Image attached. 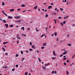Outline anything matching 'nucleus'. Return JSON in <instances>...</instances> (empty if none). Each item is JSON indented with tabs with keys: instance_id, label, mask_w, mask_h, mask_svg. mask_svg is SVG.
<instances>
[{
	"instance_id": "3c124183",
	"label": "nucleus",
	"mask_w": 75,
	"mask_h": 75,
	"mask_svg": "<svg viewBox=\"0 0 75 75\" xmlns=\"http://www.w3.org/2000/svg\"><path fill=\"white\" fill-rule=\"evenodd\" d=\"M62 56H63V55L62 54H61L60 55V57H62Z\"/></svg>"
},
{
	"instance_id": "393cba45",
	"label": "nucleus",
	"mask_w": 75,
	"mask_h": 75,
	"mask_svg": "<svg viewBox=\"0 0 75 75\" xmlns=\"http://www.w3.org/2000/svg\"><path fill=\"white\" fill-rule=\"evenodd\" d=\"M37 29H38V28H36V31H37V32H38V31H39V30H37Z\"/></svg>"
},
{
	"instance_id": "79ce46f5",
	"label": "nucleus",
	"mask_w": 75,
	"mask_h": 75,
	"mask_svg": "<svg viewBox=\"0 0 75 75\" xmlns=\"http://www.w3.org/2000/svg\"><path fill=\"white\" fill-rule=\"evenodd\" d=\"M16 67H17V68H18V64L16 65Z\"/></svg>"
},
{
	"instance_id": "f257e3e1",
	"label": "nucleus",
	"mask_w": 75,
	"mask_h": 75,
	"mask_svg": "<svg viewBox=\"0 0 75 75\" xmlns=\"http://www.w3.org/2000/svg\"><path fill=\"white\" fill-rule=\"evenodd\" d=\"M14 17L15 18H16V19H18V18H21V17L19 16H17L16 17L14 16Z\"/></svg>"
},
{
	"instance_id": "b1692460",
	"label": "nucleus",
	"mask_w": 75,
	"mask_h": 75,
	"mask_svg": "<svg viewBox=\"0 0 75 75\" xmlns=\"http://www.w3.org/2000/svg\"><path fill=\"white\" fill-rule=\"evenodd\" d=\"M66 72H67V75H69V73L68 72V71H66Z\"/></svg>"
},
{
	"instance_id": "0eeeda50",
	"label": "nucleus",
	"mask_w": 75,
	"mask_h": 75,
	"mask_svg": "<svg viewBox=\"0 0 75 75\" xmlns=\"http://www.w3.org/2000/svg\"><path fill=\"white\" fill-rule=\"evenodd\" d=\"M42 68L43 69H44V70H45L46 69V68L45 67H42Z\"/></svg>"
},
{
	"instance_id": "a19ab883",
	"label": "nucleus",
	"mask_w": 75,
	"mask_h": 75,
	"mask_svg": "<svg viewBox=\"0 0 75 75\" xmlns=\"http://www.w3.org/2000/svg\"><path fill=\"white\" fill-rule=\"evenodd\" d=\"M64 65H67V64H66V63H64Z\"/></svg>"
},
{
	"instance_id": "2f4dec72",
	"label": "nucleus",
	"mask_w": 75,
	"mask_h": 75,
	"mask_svg": "<svg viewBox=\"0 0 75 75\" xmlns=\"http://www.w3.org/2000/svg\"><path fill=\"white\" fill-rule=\"evenodd\" d=\"M38 59L39 60V62H41V59L40 58H39Z\"/></svg>"
},
{
	"instance_id": "72a5a7b5",
	"label": "nucleus",
	"mask_w": 75,
	"mask_h": 75,
	"mask_svg": "<svg viewBox=\"0 0 75 75\" xmlns=\"http://www.w3.org/2000/svg\"><path fill=\"white\" fill-rule=\"evenodd\" d=\"M56 41H59V39H58V38H57Z\"/></svg>"
},
{
	"instance_id": "6e6d98bb",
	"label": "nucleus",
	"mask_w": 75,
	"mask_h": 75,
	"mask_svg": "<svg viewBox=\"0 0 75 75\" xmlns=\"http://www.w3.org/2000/svg\"><path fill=\"white\" fill-rule=\"evenodd\" d=\"M30 45H32V43H31V42H30Z\"/></svg>"
},
{
	"instance_id": "37998d69",
	"label": "nucleus",
	"mask_w": 75,
	"mask_h": 75,
	"mask_svg": "<svg viewBox=\"0 0 75 75\" xmlns=\"http://www.w3.org/2000/svg\"><path fill=\"white\" fill-rule=\"evenodd\" d=\"M27 30H28V31H30V28H28L27 29Z\"/></svg>"
},
{
	"instance_id": "58836bf2",
	"label": "nucleus",
	"mask_w": 75,
	"mask_h": 75,
	"mask_svg": "<svg viewBox=\"0 0 75 75\" xmlns=\"http://www.w3.org/2000/svg\"><path fill=\"white\" fill-rule=\"evenodd\" d=\"M67 37H69V35H67Z\"/></svg>"
},
{
	"instance_id": "412c9836",
	"label": "nucleus",
	"mask_w": 75,
	"mask_h": 75,
	"mask_svg": "<svg viewBox=\"0 0 75 75\" xmlns=\"http://www.w3.org/2000/svg\"><path fill=\"white\" fill-rule=\"evenodd\" d=\"M75 57V54L72 57V58L73 59Z\"/></svg>"
},
{
	"instance_id": "864d4df0",
	"label": "nucleus",
	"mask_w": 75,
	"mask_h": 75,
	"mask_svg": "<svg viewBox=\"0 0 75 75\" xmlns=\"http://www.w3.org/2000/svg\"><path fill=\"white\" fill-rule=\"evenodd\" d=\"M3 44H4V45H5V44H6V42H3Z\"/></svg>"
},
{
	"instance_id": "bf43d9fd",
	"label": "nucleus",
	"mask_w": 75,
	"mask_h": 75,
	"mask_svg": "<svg viewBox=\"0 0 75 75\" xmlns=\"http://www.w3.org/2000/svg\"><path fill=\"white\" fill-rule=\"evenodd\" d=\"M30 51H33V49H30Z\"/></svg>"
},
{
	"instance_id": "0e129e2a",
	"label": "nucleus",
	"mask_w": 75,
	"mask_h": 75,
	"mask_svg": "<svg viewBox=\"0 0 75 75\" xmlns=\"http://www.w3.org/2000/svg\"><path fill=\"white\" fill-rule=\"evenodd\" d=\"M54 21H55V22L57 21V20H55V19H54Z\"/></svg>"
},
{
	"instance_id": "5fc2aeb1",
	"label": "nucleus",
	"mask_w": 75,
	"mask_h": 75,
	"mask_svg": "<svg viewBox=\"0 0 75 75\" xmlns=\"http://www.w3.org/2000/svg\"><path fill=\"white\" fill-rule=\"evenodd\" d=\"M16 36H17V37H20V35H16Z\"/></svg>"
},
{
	"instance_id": "de8ad7c7",
	"label": "nucleus",
	"mask_w": 75,
	"mask_h": 75,
	"mask_svg": "<svg viewBox=\"0 0 75 75\" xmlns=\"http://www.w3.org/2000/svg\"><path fill=\"white\" fill-rule=\"evenodd\" d=\"M54 72L55 74H57V71H55Z\"/></svg>"
},
{
	"instance_id": "338daca9",
	"label": "nucleus",
	"mask_w": 75,
	"mask_h": 75,
	"mask_svg": "<svg viewBox=\"0 0 75 75\" xmlns=\"http://www.w3.org/2000/svg\"><path fill=\"white\" fill-rule=\"evenodd\" d=\"M53 15H55L56 14V13H54L53 14Z\"/></svg>"
},
{
	"instance_id": "a211bd4d",
	"label": "nucleus",
	"mask_w": 75,
	"mask_h": 75,
	"mask_svg": "<svg viewBox=\"0 0 75 75\" xmlns=\"http://www.w3.org/2000/svg\"><path fill=\"white\" fill-rule=\"evenodd\" d=\"M67 18H68V16H67L66 17H64V19H66Z\"/></svg>"
},
{
	"instance_id": "680f3d73",
	"label": "nucleus",
	"mask_w": 75,
	"mask_h": 75,
	"mask_svg": "<svg viewBox=\"0 0 75 75\" xmlns=\"http://www.w3.org/2000/svg\"><path fill=\"white\" fill-rule=\"evenodd\" d=\"M51 25H50L49 27V28H51Z\"/></svg>"
},
{
	"instance_id": "dca6fc26",
	"label": "nucleus",
	"mask_w": 75,
	"mask_h": 75,
	"mask_svg": "<svg viewBox=\"0 0 75 75\" xmlns=\"http://www.w3.org/2000/svg\"><path fill=\"white\" fill-rule=\"evenodd\" d=\"M2 3V6H4V5H5V4H4V2H3Z\"/></svg>"
},
{
	"instance_id": "4468645a",
	"label": "nucleus",
	"mask_w": 75,
	"mask_h": 75,
	"mask_svg": "<svg viewBox=\"0 0 75 75\" xmlns=\"http://www.w3.org/2000/svg\"><path fill=\"white\" fill-rule=\"evenodd\" d=\"M47 45V44H46V43L43 44V46H45V45Z\"/></svg>"
},
{
	"instance_id": "aec40b11",
	"label": "nucleus",
	"mask_w": 75,
	"mask_h": 75,
	"mask_svg": "<svg viewBox=\"0 0 75 75\" xmlns=\"http://www.w3.org/2000/svg\"><path fill=\"white\" fill-rule=\"evenodd\" d=\"M48 17V15L47 14L46 15H45V18H47V17Z\"/></svg>"
},
{
	"instance_id": "9d476101",
	"label": "nucleus",
	"mask_w": 75,
	"mask_h": 75,
	"mask_svg": "<svg viewBox=\"0 0 75 75\" xmlns=\"http://www.w3.org/2000/svg\"><path fill=\"white\" fill-rule=\"evenodd\" d=\"M10 27H14V25H9Z\"/></svg>"
},
{
	"instance_id": "ddd939ff",
	"label": "nucleus",
	"mask_w": 75,
	"mask_h": 75,
	"mask_svg": "<svg viewBox=\"0 0 75 75\" xmlns=\"http://www.w3.org/2000/svg\"><path fill=\"white\" fill-rule=\"evenodd\" d=\"M67 54V52H64L63 53V55H65V54Z\"/></svg>"
},
{
	"instance_id": "e2e57ef3",
	"label": "nucleus",
	"mask_w": 75,
	"mask_h": 75,
	"mask_svg": "<svg viewBox=\"0 0 75 75\" xmlns=\"http://www.w3.org/2000/svg\"><path fill=\"white\" fill-rule=\"evenodd\" d=\"M54 71H53L52 72V74H54Z\"/></svg>"
},
{
	"instance_id": "c03bdc74",
	"label": "nucleus",
	"mask_w": 75,
	"mask_h": 75,
	"mask_svg": "<svg viewBox=\"0 0 75 75\" xmlns=\"http://www.w3.org/2000/svg\"><path fill=\"white\" fill-rule=\"evenodd\" d=\"M43 36H44V35H42L41 36V38H42L43 37Z\"/></svg>"
},
{
	"instance_id": "f8f14e48",
	"label": "nucleus",
	"mask_w": 75,
	"mask_h": 75,
	"mask_svg": "<svg viewBox=\"0 0 75 75\" xmlns=\"http://www.w3.org/2000/svg\"><path fill=\"white\" fill-rule=\"evenodd\" d=\"M3 14L5 15L6 16V17H7V15L6 14V13H5V12H4Z\"/></svg>"
},
{
	"instance_id": "2eb2a0df",
	"label": "nucleus",
	"mask_w": 75,
	"mask_h": 75,
	"mask_svg": "<svg viewBox=\"0 0 75 75\" xmlns=\"http://www.w3.org/2000/svg\"><path fill=\"white\" fill-rule=\"evenodd\" d=\"M21 7H24L25 6V5H22L21 6Z\"/></svg>"
},
{
	"instance_id": "7c9ffc66",
	"label": "nucleus",
	"mask_w": 75,
	"mask_h": 75,
	"mask_svg": "<svg viewBox=\"0 0 75 75\" xmlns=\"http://www.w3.org/2000/svg\"><path fill=\"white\" fill-rule=\"evenodd\" d=\"M35 45H33L32 46V47L33 48V47H35Z\"/></svg>"
},
{
	"instance_id": "5701e85b",
	"label": "nucleus",
	"mask_w": 75,
	"mask_h": 75,
	"mask_svg": "<svg viewBox=\"0 0 75 75\" xmlns=\"http://www.w3.org/2000/svg\"><path fill=\"white\" fill-rule=\"evenodd\" d=\"M21 29H22V30H24V27H22V28H21Z\"/></svg>"
},
{
	"instance_id": "4c0bfd02",
	"label": "nucleus",
	"mask_w": 75,
	"mask_h": 75,
	"mask_svg": "<svg viewBox=\"0 0 75 75\" xmlns=\"http://www.w3.org/2000/svg\"><path fill=\"white\" fill-rule=\"evenodd\" d=\"M63 60H66V59H67V58H64L63 59Z\"/></svg>"
},
{
	"instance_id": "774afa93",
	"label": "nucleus",
	"mask_w": 75,
	"mask_h": 75,
	"mask_svg": "<svg viewBox=\"0 0 75 75\" xmlns=\"http://www.w3.org/2000/svg\"><path fill=\"white\" fill-rule=\"evenodd\" d=\"M75 26V24H73V26L74 27V26Z\"/></svg>"
},
{
	"instance_id": "a18cd8bd",
	"label": "nucleus",
	"mask_w": 75,
	"mask_h": 75,
	"mask_svg": "<svg viewBox=\"0 0 75 75\" xmlns=\"http://www.w3.org/2000/svg\"><path fill=\"white\" fill-rule=\"evenodd\" d=\"M44 47H42V48H41L42 50V49H44Z\"/></svg>"
},
{
	"instance_id": "c9c22d12",
	"label": "nucleus",
	"mask_w": 75,
	"mask_h": 75,
	"mask_svg": "<svg viewBox=\"0 0 75 75\" xmlns=\"http://www.w3.org/2000/svg\"><path fill=\"white\" fill-rule=\"evenodd\" d=\"M60 9L61 11H62L63 10V9L62 8H60Z\"/></svg>"
},
{
	"instance_id": "7ed1b4c3",
	"label": "nucleus",
	"mask_w": 75,
	"mask_h": 75,
	"mask_svg": "<svg viewBox=\"0 0 75 75\" xmlns=\"http://www.w3.org/2000/svg\"><path fill=\"white\" fill-rule=\"evenodd\" d=\"M5 26H6V28H8V24H5Z\"/></svg>"
},
{
	"instance_id": "f3484780",
	"label": "nucleus",
	"mask_w": 75,
	"mask_h": 75,
	"mask_svg": "<svg viewBox=\"0 0 75 75\" xmlns=\"http://www.w3.org/2000/svg\"><path fill=\"white\" fill-rule=\"evenodd\" d=\"M37 6L36 5L34 8V9H37Z\"/></svg>"
},
{
	"instance_id": "c85d7f7f",
	"label": "nucleus",
	"mask_w": 75,
	"mask_h": 75,
	"mask_svg": "<svg viewBox=\"0 0 75 75\" xmlns=\"http://www.w3.org/2000/svg\"><path fill=\"white\" fill-rule=\"evenodd\" d=\"M3 51H6V50H5V49H4V48L3 47Z\"/></svg>"
},
{
	"instance_id": "39448f33",
	"label": "nucleus",
	"mask_w": 75,
	"mask_h": 75,
	"mask_svg": "<svg viewBox=\"0 0 75 75\" xmlns=\"http://www.w3.org/2000/svg\"><path fill=\"white\" fill-rule=\"evenodd\" d=\"M53 54L54 55H55V56H56V54H55V51L54 50L53 51Z\"/></svg>"
},
{
	"instance_id": "9b49d317",
	"label": "nucleus",
	"mask_w": 75,
	"mask_h": 75,
	"mask_svg": "<svg viewBox=\"0 0 75 75\" xmlns=\"http://www.w3.org/2000/svg\"><path fill=\"white\" fill-rule=\"evenodd\" d=\"M53 34H54L55 36H57V33L55 32Z\"/></svg>"
},
{
	"instance_id": "473e14b6",
	"label": "nucleus",
	"mask_w": 75,
	"mask_h": 75,
	"mask_svg": "<svg viewBox=\"0 0 75 75\" xmlns=\"http://www.w3.org/2000/svg\"><path fill=\"white\" fill-rule=\"evenodd\" d=\"M68 45L69 46V47H71V44H68Z\"/></svg>"
},
{
	"instance_id": "8fccbe9b",
	"label": "nucleus",
	"mask_w": 75,
	"mask_h": 75,
	"mask_svg": "<svg viewBox=\"0 0 75 75\" xmlns=\"http://www.w3.org/2000/svg\"><path fill=\"white\" fill-rule=\"evenodd\" d=\"M18 54H17L16 55V57H18Z\"/></svg>"
},
{
	"instance_id": "6e6552de",
	"label": "nucleus",
	"mask_w": 75,
	"mask_h": 75,
	"mask_svg": "<svg viewBox=\"0 0 75 75\" xmlns=\"http://www.w3.org/2000/svg\"><path fill=\"white\" fill-rule=\"evenodd\" d=\"M50 63H49L47 64H45V66H47V65H50Z\"/></svg>"
},
{
	"instance_id": "a878e982",
	"label": "nucleus",
	"mask_w": 75,
	"mask_h": 75,
	"mask_svg": "<svg viewBox=\"0 0 75 75\" xmlns=\"http://www.w3.org/2000/svg\"><path fill=\"white\" fill-rule=\"evenodd\" d=\"M17 11H20V10H21V9L19 8L17 9Z\"/></svg>"
},
{
	"instance_id": "603ef678",
	"label": "nucleus",
	"mask_w": 75,
	"mask_h": 75,
	"mask_svg": "<svg viewBox=\"0 0 75 75\" xmlns=\"http://www.w3.org/2000/svg\"><path fill=\"white\" fill-rule=\"evenodd\" d=\"M59 9H57V12H59Z\"/></svg>"
},
{
	"instance_id": "f704fd0d",
	"label": "nucleus",
	"mask_w": 75,
	"mask_h": 75,
	"mask_svg": "<svg viewBox=\"0 0 75 75\" xmlns=\"http://www.w3.org/2000/svg\"><path fill=\"white\" fill-rule=\"evenodd\" d=\"M15 70V69L13 68L12 69V71H14V70Z\"/></svg>"
},
{
	"instance_id": "1a4fd4ad",
	"label": "nucleus",
	"mask_w": 75,
	"mask_h": 75,
	"mask_svg": "<svg viewBox=\"0 0 75 75\" xmlns=\"http://www.w3.org/2000/svg\"><path fill=\"white\" fill-rule=\"evenodd\" d=\"M52 8V6H49L48 7V8L49 9H50V8Z\"/></svg>"
},
{
	"instance_id": "423d86ee",
	"label": "nucleus",
	"mask_w": 75,
	"mask_h": 75,
	"mask_svg": "<svg viewBox=\"0 0 75 75\" xmlns=\"http://www.w3.org/2000/svg\"><path fill=\"white\" fill-rule=\"evenodd\" d=\"M2 22L3 23H6V21H5V20H2Z\"/></svg>"
},
{
	"instance_id": "4be33fe9",
	"label": "nucleus",
	"mask_w": 75,
	"mask_h": 75,
	"mask_svg": "<svg viewBox=\"0 0 75 75\" xmlns=\"http://www.w3.org/2000/svg\"><path fill=\"white\" fill-rule=\"evenodd\" d=\"M56 59V57H52V59Z\"/></svg>"
},
{
	"instance_id": "09e8293b",
	"label": "nucleus",
	"mask_w": 75,
	"mask_h": 75,
	"mask_svg": "<svg viewBox=\"0 0 75 75\" xmlns=\"http://www.w3.org/2000/svg\"><path fill=\"white\" fill-rule=\"evenodd\" d=\"M21 54H23V52L22 51H21Z\"/></svg>"
},
{
	"instance_id": "13d9d810",
	"label": "nucleus",
	"mask_w": 75,
	"mask_h": 75,
	"mask_svg": "<svg viewBox=\"0 0 75 75\" xmlns=\"http://www.w3.org/2000/svg\"><path fill=\"white\" fill-rule=\"evenodd\" d=\"M61 25H62V26H63V23H61Z\"/></svg>"
},
{
	"instance_id": "6ab92c4d",
	"label": "nucleus",
	"mask_w": 75,
	"mask_h": 75,
	"mask_svg": "<svg viewBox=\"0 0 75 75\" xmlns=\"http://www.w3.org/2000/svg\"><path fill=\"white\" fill-rule=\"evenodd\" d=\"M28 74V72H26L25 73V75H27Z\"/></svg>"
},
{
	"instance_id": "c756f323",
	"label": "nucleus",
	"mask_w": 75,
	"mask_h": 75,
	"mask_svg": "<svg viewBox=\"0 0 75 75\" xmlns=\"http://www.w3.org/2000/svg\"><path fill=\"white\" fill-rule=\"evenodd\" d=\"M5 54L6 55H8V53H5Z\"/></svg>"
},
{
	"instance_id": "4d7b16f0",
	"label": "nucleus",
	"mask_w": 75,
	"mask_h": 75,
	"mask_svg": "<svg viewBox=\"0 0 75 75\" xmlns=\"http://www.w3.org/2000/svg\"><path fill=\"white\" fill-rule=\"evenodd\" d=\"M25 11H22V13H24V12H25Z\"/></svg>"
},
{
	"instance_id": "f03ea898",
	"label": "nucleus",
	"mask_w": 75,
	"mask_h": 75,
	"mask_svg": "<svg viewBox=\"0 0 75 75\" xmlns=\"http://www.w3.org/2000/svg\"><path fill=\"white\" fill-rule=\"evenodd\" d=\"M8 18L9 19V18L10 19H11V18H13V17L12 16H8Z\"/></svg>"
},
{
	"instance_id": "ea45409f",
	"label": "nucleus",
	"mask_w": 75,
	"mask_h": 75,
	"mask_svg": "<svg viewBox=\"0 0 75 75\" xmlns=\"http://www.w3.org/2000/svg\"><path fill=\"white\" fill-rule=\"evenodd\" d=\"M21 20H19V21H17V22H21Z\"/></svg>"
},
{
	"instance_id": "052dcab7",
	"label": "nucleus",
	"mask_w": 75,
	"mask_h": 75,
	"mask_svg": "<svg viewBox=\"0 0 75 75\" xmlns=\"http://www.w3.org/2000/svg\"><path fill=\"white\" fill-rule=\"evenodd\" d=\"M3 68H5L6 69V68H7V67H3Z\"/></svg>"
},
{
	"instance_id": "20e7f679",
	"label": "nucleus",
	"mask_w": 75,
	"mask_h": 75,
	"mask_svg": "<svg viewBox=\"0 0 75 75\" xmlns=\"http://www.w3.org/2000/svg\"><path fill=\"white\" fill-rule=\"evenodd\" d=\"M10 11H14V9H10Z\"/></svg>"
},
{
	"instance_id": "49530a36",
	"label": "nucleus",
	"mask_w": 75,
	"mask_h": 75,
	"mask_svg": "<svg viewBox=\"0 0 75 75\" xmlns=\"http://www.w3.org/2000/svg\"><path fill=\"white\" fill-rule=\"evenodd\" d=\"M17 38H18V39H21V38H19L18 37H17Z\"/></svg>"
},
{
	"instance_id": "cd10ccee",
	"label": "nucleus",
	"mask_w": 75,
	"mask_h": 75,
	"mask_svg": "<svg viewBox=\"0 0 75 75\" xmlns=\"http://www.w3.org/2000/svg\"><path fill=\"white\" fill-rule=\"evenodd\" d=\"M58 18L59 19H60V18H61V19H62V17H61V16H59L58 17Z\"/></svg>"
},
{
	"instance_id": "bb28decb",
	"label": "nucleus",
	"mask_w": 75,
	"mask_h": 75,
	"mask_svg": "<svg viewBox=\"0 0 75 75\" xmlns=\"http://www.w3.org/2000/svg\"><path fill=\"white\" fill-rule=\"evenodd\" d=\"M66 23V22L65 21H63V23L64 24H65Z\"/></svg>"
},
{
	"instance_id": "e433bc0d",
	"label": "nucleus",
	"mask_w": 75,
	"mask_h": 75,
	"mask_svg": "<svg viewBox=\"0 0 75 75\" xmlns=\"http://www.w3.org/2000/svg\"><path fill=\"white\" fill-rule=\"evenodd\" d=\"M67 1V0H64V1L63 0V2H66Z\"/></svg>"
},
{
	"instance_id": "69168bd1",
	"label": "nucleus",
	"mask_w": 75,
	"mask_h": 75,
	"mask_svg": "<svg viewBox=\"0 0 75 75\" xmlns=\"http://www.w3.org/2000/svg\"><path fill=\"white\" fill-rule=\"evenodd\" d=\"M23 60H24V58H23V59H22V61H23Z\"/></svg>"
}]
</instances>
